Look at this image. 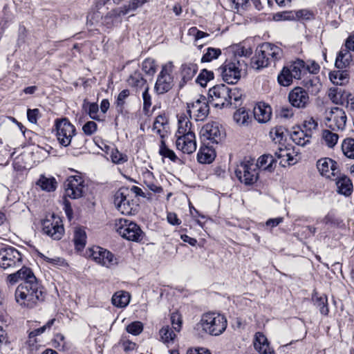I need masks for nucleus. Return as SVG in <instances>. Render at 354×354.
I'll use <instances>...</instances> for the list:
<instances>
[{
    "mask_svg": "<svg viewBox=\"0 0 354 354\" xmlns=\"http://www.w3.org/2000/svg\"><path fill=\"white\" fill-rule=\"evenodd\" d=\"M176 136V145L178 150L187 154H191L196 151V141L194 133Z\"/></svg>",
    "mask_w": 354,
    "mask_h": 354,
    "instance_id": "6ab92c4d",
    "label": "nucleus"
},
{
    "mask_svg": "<svg viewBox=\"0 0 354 354\" xmlns=\"http://www.w3.org/2000/svg\"><path fill=\"white\" fill-rule=\"evenodd\" d=\"M23 263V255L16 248L7 247L0 249V268L3 270H12Z\"/></svg>",
    "mask_w": 354,
    "mask_h": 354,
    "instance_id": "423d86ee",
    "label": "nucleus"
},
{
    "mask_svg": "<svg viewBox=\"0 0 354 354\" xmlns=\"http://www.w3.org/2000/svg\"><path fill=\"white\" fill-rule=\"evenodd\" d=\"M235 175L245 185H253L259 178V169L253 162L243 161L236 168Z\"/></svg>",
    "mask_w": 354,
    "mask_h": 354,
    "instance_id": "6e6552de",
    "label": "nucleus"
},
{
    "mask_svg": "<svg viewBox=\"0 0 354 354\" xmlns=\"http://www.w3.org/2000/svg\"><path fill=\"white\" fill-rule=\"evenodd\" d=\"M127 82L129 86L136 88L137 90L140 88L145 89V86H148L147 81L143 78L142 75L138 71H135L131 74Z\"/></svg>",
    "mask_w": 354,
    "mask_h": 354,
    "instance_id": "72a5a7b5",
    "label": "nucleus"
},
{
    "mask_svg": "<svg viewBox=\"0 0 354 354\" xmlns=\"http://www.w3.org/2000/svg\"><path fill=\"white\" fill-rule=\"evenodd\" d=\"M111 301L113 306L118 308H124L129 304L130 295L125 291H119L113 295Z\"/></svg>",
    "mask_w": 354,
    "mask_h": 354,
    "instance_id": "ea45409f",
    "label": "nucleus"
},
{
    "mask_svg": "<svg viewBox=\"0 0 354 354\" xmlns=\"http://www.w3.org/2000/svg\"><path fill=\"white\" fill-rule=\"evenodd\" d=\"M287 158L279 161V165L282 167L287 165H293L297 162V154L295 153L294 149L292 147V151H289Z\"/></svg>",
    "mask_w": 354,
    "mask_h": 354,
    "instance_id": "052dcab7",
    "label": "nucleus"
},
{
    "mask_svg": "<svg viewBox=\"0 0 354 354\" xmlns=\"http://www.w3.org/2000/svg\"><path fill=\"white\" fill-rule=\"evenodd\" d=\"M253 113L254 118L259 123H266L271 118L272 109L265 103H259L254 106Z\"/></svg>",
    "mask_w": 354,
    "mask_h": 354,
    "instance_id": "5701e85b",
    "label": "nucleus"
},
{
    "mask_svg": "<svg viewBox=\"0 0 354 354\" xmlns=\"http://www.w3.org/2000/svg\"><path fill=\"white\" fill-rule=\"evenodd\" d=\"M99 107L96 103L88 104V115L91 118L95 120H100V116L98 115Z\"/></svg>",
    "mask_w": 354,
    "mask_h": 354,
    "instance_id": "69168bd1",
    "label": "nucleus"
},
{
    "mask_svg": "<svg viewBox=\"0 0 354 354\" xmlns=\"http://www.w3.org/2000/svg\"><path fill=\"white\" fill-rule=\"evenodd\" d=\"M328 96L333 103L342 105L349 96V92L337 87H332L328 91Z\"/></svg>",
    "mask_w": 354,
    "mask_h": 354,
    "instance_id": "cd10ccee",
    "label": "nucleus"
},
{
    "mask_svg": "<svg viewBox=\"0 0 354 354\" xmlns=\"http://www.w3.org/2000/svg\"><path fill=\"white\" fill-rule=\"evenodd\" d=\"M263 53L259 46L250 63L252 68L254 69L260 70L269 66L268 61L266 60V56H264Z\"/></svg>",
    "mask_w": 354,
    "mask_h": 354,
    "instance_id": "c9c22d12",
    "label": "nucleus"
},
{
    "mask_svg": "<svg viewBox=\"0 0 354 354\" xmlns=\"http://www.w3.org/2000/svg\"><path fill=\"white\" fill-rule=\"evenodd\" d=\"M160 339L165 344L173 343L176 335L169 326H164L159 331Z\"/></svg>",
    "mask_w": 354,
    "mask_h": 354,
    "instance_id": "c03bdc74",
    "label": "nucleus"
},
{
    "mask_svg": "<svg viewBox=\"0 0 354 354\" xmlns=\"http://www.w3.org/2000/svg\"><path fill=\"white\" fill-rule=\"evenodd\" d=\"M55 321V319H50L42 327L37 328V329L29 333L28 339L26 342V344L28 346V347L31 351H33L37 349V341L36 337L37 335H39L42 334L43 333H44L47 328L49 329L53 325Z\"/></svg>",
    "mask_w": 354,
    "mask_h": 354,
    "instance_id": "a878e982",
    "label": "nucleus"
},
{
    "mask_svg": "<svg viewBox=\"0 0 354 354\" xmlns=\"http://www.w3.org/2000/svg\"><path fill=\"white\" fill-rule=\"evenodd\" d=\"M289 151H292V146L280 144V145L277 146L274 151V156L280 161L281 160L286 159L287 156H288Z\"/></svg>",
    "mask_w": 354,
    "mask_h": 354,
    "instance_id": "603ef678",
    "label": "nucleus"
},
{
    "mask_svg": "<svg viewBox=\"0 0 354 354\" xmlns=\"http://www.w3.org/2000/svg\"><path fill=\"white\" fill-rule=\"evenodd\" d=\"M276 158L271 154H264L260 156L257 160V168H262L263 170L272 171L276 167Z\"/></svg>",
    "mask_w": 354,
    "mask_h": 354,
    "instance_id": "c756f323",
    "label": "nucleus"
},
{
    "mask_svg": "<svg viewBox=\"0 0 354 354\" xmlns=\"http://www.w3.org/2000/svg\"><path fill=\"white\" fill-rule=\"evenodd\" d=\"M149 86H146L142 93L143 109L145 111H148L151 106V97L149 93Z\"/></svg>",
    "mask_w": 354,
    "mask_h": 354,
    "instance_id": "680f3d73",
    "label": "nucleus"
},
{
    "mask_svg": "<svg viewBox=\"0 0 354 354\" xmlns=\"http://www.w3.org/2000/svg\"><path fill=\"white\" fill-rule=\"evenodd\" d=\"M316 167L319 174L326 179L336 180L340 175L338 163L330 158L324 157L319 159Z\"/></svg>",
    "mask_w": 354,
    "mask_h": 354,
    "instance_id": "f8f14e48",
    "label": "nucleus"
},
{
    "mask_svg": "<svg viewBox=\"0 0 354 354\" xmlns=\"http://www.w3.org/2000/svg\"><path fill=\"white\" fill-rule=\"evenodd\" d=\"M114 205L122 214H134L136 205L133 203L132 196H130L127 188L120 189L114 196Z\"/></svg>",
    "mask_w": 354,
    "mask_h": 354,
    "instance_id": "1a4fd4ad",
    "label": "nucleus"
},
{
    "mask_svg": "<svg viewBox=\"0 0 354 354\" xmlns=\"http://www.w3.org/2000/svg\"><path fill=\"white\" fill-rule=\"evenodd\" d=\"M313 304L323 315H327L329 310L328 308L327 297L324 295L319 296L317 292L313 297Z\"/></svg>",
    "mask_w": 354,
    "mask_h": 354,
    "instance_id": "58836bf2",
    "label": "nucleus"
},
{
    "mask_svg": "<svg viewBox=\"0 0 354 354\" xmlns=\"http://www.w3.org/2000/svg\"><path fill=\"white\" fill-rule=\"evenodd\" d=\"M293 79L295 77H293L291 71L288 70L287 66L283 68L277 77L279 84L283 86H290L292 83Z\"/></svg>",
    "mask_w": 354,
    "mask_h": 354,
    "instance_id": "37998d69",
    "label": "nucleus"
},
{
    "mask_svg": "<svg viewBox=\"0 0 354 354\" xmlns=\"http://www.w3.org/2000/svg\"><path fill=\"white\" fill-rule=\"evenodd\" d=\"M187 108L189 118L192 117V113H193V116L196 121L205 120L209 112L208 102L206 97L203 95L193 102L187 103Z\"/></svg>",
    "mask_w": 354,
    "mask_h": 354,
    "instance_id": "dca6fc26",
    "label": "nucleus"
},
{
    "mask_svg": "<svg viewBox=\"0 0 354 354\" xmlns=\"http://www.w3.org/2000/svg\"><path fill=\"white\" fill-rule=\"evenodd\" d=\"M198 66L194 63H185L181 66L180 74L184 83L191 80L196 75Z\"/></svg>",
    "mask_w": 354,
    "mask_h": 354,
    "instance_id": "2f4dec72",
    "label": "nucleus"
},
{
    "mask_svg": "<svg viewBox=\"0 0 354 354\" xmlns=\"http://www.w3.org/2000/svg\"><path fill=\"white\" fill-rule=\"evenodd\" d=\"M336 185L338 193L345 195L349 196L353 191V184L349 178L346 176H338V178L335 180Z\"/></svg>",
    "mask_w": 354,
    "mask_h": 354,
    "instance_id": "c85d7f7f",
    "label": "nucleus"
},
{
    "mask_svg": "<svg viewBox=\"0 0 354 354\" xmlns=\"http://www.w3.org/2000/svg\"><path fill=\"white\" fill-rule=\"evenodd\" d=\"M221 55V50L216 48H207L201 58V62H209L217 59Z\"/></svg>",
    "mask_w": 354,
    "mask_h": 354,
    "instance_id": "de8ad7c7",
    "label": "nucleus"
},
{
    "mask_svg": "<svg viewBox=\"0 0 354 354\" xmlns=\"http://www.w3.org/2000/svg\"><path fill=\"white\" fill-rule=\"evenodd\" d=\"M86 238V232L83 228L75 227L74 230L73 241L77 250H82L84 248Z\"/></svg>",
    "mask_w": 354,
    "mask_h": 354,
    "instance_id": "79ce46f5",
    "label": "nucleus"
},
{
    "mask_svg": "<svg viewBox=\"0 0 354 354\" xmlns=\"http://www.w3.org/2000/svg\"><path fill=\"white\" fill-rule=\"evenodd\" d=\"M110 157L113 162L118 165L123 164L128 160L127 156L120 152L116 149L111 151Z\"/></svg>",
    "mask_w": 354,
    "mask_h": 354,
    "instance_id": "6e6d98bb",
    "label": "nucleus"
},
{
    "mask_svg": "<svg viewBox=\"0 0 354 354\" xmlns=\"http://www.w3.org/2000/svg\"><path fill=\"white\" fill-rule=\"evenodd\" d=\"M286 132V128L282 126H277L270 130V136L275 144L278 143V145H280V144H283L281 142L285 138Z\"/></svg>",
    "mask_w": 354,
    "mask_h": 354,
    "instance_id": "49530a36",
    "label": "nucleus"
},
{
    "mask_svg": "<svg viewBox=\"0 0 354 354\" xmlns=\"http://www.w3.org/2000/svg\"><path fill=\"white\" fill-rule=\"evenodd\" d=\"M97 129V124L93 121L87 122L83 127L82 131L86 136H91L96 132Z\"/></svg>",
    "mask_w": 354,
    "mask_h": 354,
    "instance_id": "e2e57ef3",
    "label": "nucleus"
},
{
    "mask_svg": "<svg viewBox=\"0 0 354 354\" xmlns=\"http://www.w3.org/2000/svg\"><path fill=\"white\" fill-rule=\"evenodd\" d=\"M288 99L293 106L303 108L308 104L309 96L306 90L296 87L289 93Z\"/></svg>",
    "mask_w": 354,
    "mask_h": 354,
    "instance_id": "aec40b11",
    "label": "nucleus"
},
{
    "mask_svg": "<svg viewBox=\"0 0 354 354\" xmlns=\"http://www.w3.org/2000/svg\"><path fill=\"white\" fill-rule=\"evenodd\" d=\"M37 185L39 186L42 190L50 192L56 189L57 183L53 177H46L41 175L37 182Z\"/></svg>",
    "mask_w": 354,
    "mask_h": 354,
    "instance_id": "4c0bfd02",
    "label": "nucleus"
},
{
    "mask_svg": "<svg viewBox=\"0 0 354 354\" xmlns=\"http://www.w3.org/2000/svg\"><path fill=\"white\" fill-rule=\"evenodd\" d=\"M215 157L214 149L207 143L203 142V145L197 153L198 161L202 164H209L214 160Z\"/></svg>",
    "mask_w": 354,
    "mask_h": 354,
    "instance_id": "b1692460",
    "label": "nucleus"
},
{
    "mask_svg": "<svg viewBox=\"0 0 354 354\" xmlns=\"http://www.w3.org/2000/svg\"><path fill=\"white\" fill-rule=\"evenodd\" d=\"M143 182L147 188L154 193L162 192V188L158 184V181L154 179L152 172L147 171L143 174Z\"/></svg>",
    "mask_w": 354,
    "mask_h": 354,
    "instance_id": "f704fd0d",
    "label": "nucleus"
},
{
    "mask_svg": "<svg viewBox=\"0 0 354 354\" xmlns=\"http://www.w3.org/2000/svg\"><path fill=\"white\" fill-rule=\"evenodd\" d=\"M125 15L122 7L113 9L102 18V23L108 27H111L121 23L122 16Z\"/></svg>",
    "mask_w": 354,
    "mask_h": 354,
    "instance_id": "bb28decb",
    "label": "nucleus"
},
{
    "mask_svg": "<svg viewBox=\"0 0 354 354\" xmlns=\"http://www.w3.org/2000/svg\"><path fill=\"white\" fill-rule=\"evenodd\" d=\"M322 138L329 148H333L337 144L339 136L337 133L328 130H324L322 133Z\"/></svg>",
    "mask_w": 354,
    "mask_h": 354,
    "instance_id": "3c124183",
    "label": "nucleus"
},
{
    "mask_svg": "<svg viewBox=\"0 0 354 354\" xmlns=\"http://www.w3.org/2000/svg\"><path fill=\"white\" fill-rule=\"evenodd\" d=\"M88 256L96 263L106 268L118 263L117 259L113 253L99 246H95L89 249Z\"/></svg>",
    "mask_w": 354,
    "mask_h": 354,
    "instance_id": "2eb2a0df",
    "label": "nucleus"
},
{
    "mask_svg": "<svg viewBox=\"0 0 354 354\" xmlns=\"http://www.w3.org/2000/svg\"><path fill=\"white\" fill-rule=\"evenodd\" d=\"M296 18L302 21L304 24L305 21H308L310 19V12L308 10H299L295 12Z\"/></svg>",
    "mask_w": 354,
    "mask_h": 354,
    "instance_id": "338daca9",
    "label": "nucleus"
},
{
    "mask_svg": "<svg viewBox=\"0 0 354 354\" xmlns=\"http://www.w3.org/2000/svg\"><path fill=\"white\" fill-rule=\"evenodd\" d=\"M287 67L296 80L301 79L302 75L306 73V69H308V66H306L304 62L301 59L296 60Z\"/></svg>",
    "mask_w": 354,
    "mask_h": 354,
    "instance_id": "e433bc0d",
    "label": "nucleus"
},
{
    "mask_svg": "<svg viewBox=\"0 0 354 354\" xmlns=\"http://www.w3.org/2000/svg\"><path fill=\"white\" fill-rule=\"evenodd\" d=\"M227 326L225 317L220 313L209 312L201 315L194 327L196 335L204 337L207 335L219 336L224 333Z\"/></svg>",
    "mask_w": 354,
    "mask_h": 354,
    "instance_id": "f03ea898",
    "label": "nucleus"
},
{
    "mask_svg": "<svg viewBox=\"0 0 354 354\" xmlns=\"http://www.w3.org/2000/svg\"><path fill=\"white\" fill-rule=\"evenodd\" d=\"M263 55L266 56V60L268 61L269 65L275 63L279 60L283 56L282 50L277 46L270 43H264L260 46Z\"/></svg>",
    "mask_w": 354,
    "mask_h": 354,
    "instance_id": "412c9836",
    "label": "nucleus"
},
{
    "mask_svg": "<svg viewBox=\"0 0 354 354\" xmlns=\"http://www.w3.org/2000/svg\"><path fill=\"white\" fill-rule=\"evenodd\" d=\"M159 153L163 158H168L171 161H176L177 159V156H176L174 151L169 149L166 145L163 138H161L160 148H159Z\"/></svg>",
    "mask_w": 354,
    "mask_h": 354,
    "instance_id": "8fccbe9b",
    "label": "nucleus"
},
{
    "mask_svg": "<svg viewBox=\"0 0 354 354\" xmlns=\"http://www.w3.org/2000/svg\"><path fill=\"white\" fill-rule=\"evenodd\" d=\"M254 347L259 354H274V350L270 346L267 337L261 332L254 335Z\"/></svg>",
    "mask_w": 354,
    "mask_h": 354,
    "instance_id": "4be33fe9",
    "label": "nucleus"
},
{
    "mask_svg": "<svg viewBox=\"0 0 354 354\" xmlns=\"http://www.w3.org/2000/svg\"><path fill=\"white\" fill-rule=\"evenodd\" d=\"M147 0H132L128 5L122 6L124 12L127 15L130 10H136L138 8L142 6Z\"/></svg>",
    "mask_w": 354,
    "mask_h": 354,
    "instance_id": "bf43d9fd",
    "label": "nucleus"
},
{
    "mask_svg": "<svg viewBox=\"0 0 354 354\" xmlns=\"http://www.w3.org/2000/svg\"><path fill=\"white\" fill-rule=\"evenodd\" d=\"M345 111L339 107L332 108L326 115V125L333 131L343 130L346 123Z\"/></svg>",
    "mask_w": 354,
    "mask_h": 354,
    "instance_id": "f3484780",
    "label": "nucleus"
},
{
    "mask_svg": "<svg viewBox=\"0 0 354 354\" xmlns=\"http://www.w3.org/2000/svg\"><path fill=\"white\" fill-rule=\"evenodd\" d=\"M167 123V118L161 115L157 116L153 122V131L156 133L160 135L161 138H163L164 137V135L162 134V129Z\"/></svg>",
    "mask_w": 354,
    "mask_h": 354,
    "instance_id": "09e8293b",
    "label": "nucleus"
},
{
    "mask_svg": "<svg viewBox=\"0 0 354 354\" xmlns=\"http://www.w3.org/2000/svg\"><path fill=\"white\" fill-rule=\"evenodd\" d=\"M42 230L44 234L54 240L61 239L64 233L62 221L59 216L55 215H52L42 222Z\"/></svg>",
    "mask_w": 354,
    "mask_h": 354,
    "instance_id": "ddd939ff",
    "label": "nucleus"
},
{
    "mask_svg": "<svg viewBox=\"0 0 354 354\" xmlns=\"http://www.w3.org/2000/svg\"><path fill=\"white\" fill-rule=\"evenodd\" d=\"M127 331L133 335H138L142 333L143 325L140 322H133L127 326Z\"/></svg>",
    "mask_w": 354,
    "mask_h": 354,
    "instance_id": "13d9d810",
    "label": "nucleus"
},
{
    "mask_svg": "<svg viewBox=\"0 0 354 354\" xmlns=\"http://www.w3.org/2000/svg\"><path fill=\"white\" fill-rule=\"evenodd\" d=\"M234 120L239 126H248L252 118L244 108H241L235 111L233 115Z\"/></svg>",
    "mask_w": 354,
    "mask_h": 354,
    "instance_id": "a19ab883",
    "label": "nucleus"
},
{
    "mask_svg": "<svg viewBox=\"0 0 354 354\" xmlns=\"http://www.w3.org/2000/svg\"><path fill=\"white\" fill-rule=\"evenodd\" d=\"M129 96V91L127 89L122 90L118 95L117 98V106L122 107L125 103V100Z\"/></svg>",
    "mask_w": 354,
    "mask_h": 354,
    "instance_id": "774afa93",
    "label": "nucleus"
},
{
    "mask_svg": "<svg viewBox=\"0 0 354 354\" xmlns=\"http://www.w3.org/2000/svg\"><path fill=\"white\" fill-rule=\"evenodd\" d=\"M304 128L306 129H303L301 127H295L290 134L292 140L297 145L302 147L305 146L310 140L308 129H306V122L304 124Z\"/></svg>",
    "mask_w": 354,
    "mask_h": 354,
    "instance_id": "393cba45",
    "label": "nucleus"
},
{
    "mask_svg": "<svg viewBox=\"0 0 354 354\" xmlns=\"http://www.w3.org/2000/svg\"><path fill=\"white\" fill-rule=\"evenodd\" d=\"M65 194L66 196L77 199L83 196L85 193L84 181L80 176H72L64 183Z\"/></svg>",
    "mask_w": 354,
    "mask_h": 354,
    "instance_id": "4468645a",
    "label": "nucleus"
},
{
    "mask_svg": "<svg viewBox=\"0 0 354 354\" xmlns=\"http://www.w3.org/2000/svg\"><path fill=\"white\" fill-rule=\"evenodd\" d=\"M56 136L60 145L68 147L75 135V127L66 118L57 120L55 122Z\"/></svg>",
    "mask_w": 354,
    "mask_h": 354,
    "instance_id": "9b49d317",
    "label": "nucleus"
},
{
    "mask_svg": "<svg viewBox=\"0 0 354 354\" xmlns=\"http://www.w3.org/2000/svg\"><path fill=\"white\" fill-rule=\"evenodd\" d=\"M171 322L174 330L178 333L180 332L183 324L182 316L177 312L171 313Z\"/></svg>",
    "mask_w": 354,
    "mask_h": 354,
    "instance_id": "4d7b16f0",
    "label": "nucleus"
},
{
    "mask_svg": "<svg viewBox=\"0 0 354 354\" xmlns=\"http://www.w3.org/2000/svg\"><path fill=\"white\" fill-rule=\"evenodd\" d=\"M142 70L149 75H153L157 70V65L154 59L147 58L142 62Z\"/></svg>",
    "mask_w": 354,
    "mask_h": 354,
    "instance_id": "864d4df0",
    "label": "nucleus"
},
{
    "mask_svg": "<svg viewBox=\"0 0 354 354\" xmlns=\"http://www.w3.org/2000/svg\"><path fill=\"white\" fill-rule=\"evenodd\" d=\"M173 70L174 64L171 62L162 66L154 86V89L158 94L165 93L172 88L174 82Z\"/></svg>",
    "mask_w": 354,
    "mask_h": 354,
    "instance_id": "0eeeda50",
    "label": "nucleus"
},
{
    "mask_svg": "<svg viewBox=\"0 0 354 354\" xmlns=\"http://www.w3.org/2000/svg\"><path fill=\"white\" fill-rule=\"evenodd\" d=\"M214 78V73L210 71L203 69L198 75L196 82L202 86H205L207 82Z\"/></svg>",
    "mask_w": 354,
    "mask_h": 354,
    "instance_id": "5fc2aeb1",
    "label": "nucleus"
},
{
    "mask_svg": "<svg viewBox=\"0 0 354 354\" xmlns=\"http://www.w3.org/2000/svg\"><path fill=\"white\" fill-rule=\"evenodd\" d=\"M203 142L207 145L218 144L225 138V133L217 122H212L205 124L200 132Z\"/></svg>",
    "mask_w": 354,
    "mask_h": 354,
    "instance_id": "9d476101",
    "label": "nucleus"
},
{
    "mask_svg": "<svg viewBox=\"0 0 354 354\" xmlns=\"http://www.w3.org/2000/svg\"><path fill=\"white\" fill-rule=\"evenodd\" d=\"M115 230L124 239L128 241H140L142 238V232L134 222L125 218L115 221Z\"/></svg>",
    "mask_w": 354,
    "mask_h": 354,
    "instance_id": "39448f33",
    "label": "nucleus"
},
{
    "mask_svg": "<svg viewBox=\"0 0 354 354\" xmlns=\"http://www.w3.org/2000/svg\"><path fill=\"white\" fill-rule=\"evenodd\" d=\"M243 63L234 56L225 62L218 68L222 79L227 84H236L241 78Z\"/></svg>",
    "mask_w": 354,
    "mask_h": 354,
    "instance_id": "20e7f679",
    "label": "nucleus"
},
{
    "mask_svg": "<svg viewBox=\"0 0 354 354\" xmlns=\"http://www.w3.org/2000/svg\"><path fill=\"white\" fill-rule=\"evenodd\" d=\"M209 100L215 107L224 108L234 104L237 106L241 94L236 88H230L225 84H218L209 90Z\"/></svg>",
    "mask_w": 354,
    "mask_h": 354,
    "instance_id": "7ed1b4c3",
    "label": "nucleus"
},
{
    "mask_svg": "<svg viewBox=\"0 0 354 354\" xmlns=\"http://www.w3.org/2000/svg\"><path fill=\"white\" fill-rule=\"evenodd\" d=\"M350 51H354V35H350L346 40L344 48H342L337 56L335 66L343 69L348 66L352 61Z\"/></svg>",
    "mask_w": 354,
    "mask_h": 354,
    "instance_id": "a211bd4d",
    "label": "nucleus"
},
{
    "mask_svg": "<svg viewBox=\"0 0 354 354\" xmlns=\"http://www.w3.org/2000/svg\"><path fill=\"white\" fill-rule=\"evenodd\" d=\"M322 80L319 75L311 77V93H318L322 88Z\"/></svg>",
    "mask_w": 354,
    "mask_h": 354,
    "instance_id": "0e129e2a",
    "label": "nucleus"
},
{
    "mask_svg": "<svg viewBox=\"0 0 354 354\" xmlns=\"http://www.w3.org/2000/svg\"><path fill=\"white\" fill-rule=\"evenodd\" d=\"M6 281L11 285L22 281L15 293L16 302L19 306L32 308L44 300L42 287L30 268L22 266L17 272L8 274Z\"/></svg>",
    "mask_w": 354,
    "mask_h": 354,
    "instance_id": "f257e3e1",
    "label": "nucleus"
},
{
    "mask_svg": "<svg viewBox=\"0 0 354 354\" xmlns=\"http://www.w3.org/2000/svg\"><path fill=\"white\" fill-rule=\"evenodd\" d=\"M178 130L176 136L187 135V133H194L192 130V123L185 113L181 114L178 116Z\"/></svg>",
    "mask_w": 354,
    "mask_h": 354,
    "instance_id": "7c9ffc66",
    "label": "nucleus"
},
{
    "mask_svg": "<svg viewBox=\"0 0 354 354\" xmlns=\"http://www.w3.org/2000/svg\"><path fill=\"white\" fill-rule=\"evenodd\" d=\"M342 151L348 158L354 159V138H345L342 143Z\"/></svg>",
    "mask_w": 354,
    "mask_h": 354,
    "instance_id": "a18cd8bd",
    "label": "nucleus"
},
{
    "mask_svg": "<svg viewBox=\"0 0 354 354\" xmlns=\"http://www.w3.org/2000/svg\"><path fill=\"white\" fill-rule=\"evenodd\" d=\"M330 80L335 85L344 86L349 82V75L345 71H335L329 73Z\"/></svg>",
    "mask_w": 354,
    "mask_h": 354,
    "instance_id": "473e14b6",
    "label": "nucleus"
}]
</instances>
